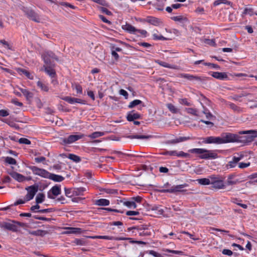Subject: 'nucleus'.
I'll return each instance as SVG.
<instances>
[{
  "mask_svg": "<svg viewBox=\"0 0 257 257\" xmlns=\"http://www.w3.org/2000/svg\"><path fill=\"white\" fill-rule=\"evenodd\" d=\"M189 152L200 155L199 158L201 159H212L217 158V154L211 150L204 149L195 148L189 150Z\"/></svg>",
  "mask_w": 257,
  "mask_h": 257,
  "instance_id": "obj_1",
  "label": "nucleus"
},
{
  "mask_svg": "<svg viewBox=\"0 0 257 257\" xmlns=\"http://www.w3.org/2000/svg\"><path fill=\"white\" fill-rule=\"evenodd\" d=\"M132 229L135 230L133 232H135L136 234H138L141 236H150L153 231L150 226L147 225H141L140 226L133 227L132 228Z\"/></svg>",
  "mask_w": 257,
  "mask_h": 257,
  "instance_id": "obj_2",
  "label": "nucleus"
},
{
  "mask_svg": "<svg viewBox=\"0 0 257 257\" xmlns=\"http://www.w3.org/2000/svg\"><path fill=\"white\" fill-rule=\"evenodd\" d=\"M220 136L222 144L241 142V137L236 134L230 133H223L221 134Z\"/></svg>",
  "mask_w": 257,
  "mask_h": 257,
  "instance_id": "obj_3",
  "label": "nucleus"
},
{
  "mask_svg": "<svg viewBox=\"0 0 257 257\" xmlns=\"http://www.w3.org/2000/svg\"><path fill=\"white\" fill-rule=\"evenodd\" d=\"M188 186V185L187 184L184 183L183 184L171 186L170 188L168 189H161L159 191L161 193H169L174 194H177L179 192L183 193L187 191V190L184 189V188L187 187Z\"/></svg>",
  "mask_w": 257,
  "mask_h": 257,
  "instance_id": "obj_4",
  "label": "nucleus"
},
{
  "mask_svg": "<svg viewBox=\"0 0 257 257\" xmlns=\"http://www.w3.org/2000/svg\"><path fill=\"white\" fill-rule=\"evenodd\" d=\"M178 76L181 78H186L190 81L195 80L200 82H204L210 79V78L205 76H198L186 73L179 74Z\"/></svg>",
  "mask_w": 257,
  "mask_h": 257,
  "instance_id": "obj_5",
  "label": "nucleus"
},
{
  "mask_svg": "<svg viewBox=\"0 0 257 257\" xmlns=\"http://www.w3.org/2000/svg\"><path fill=\"white\" fill-rule=\"evenodd\" d=\"M29 168L32 170L34 175H38L45 178L49 177V172L45 169L39 168L35 166H31Z\"/></svg>",
  "mask_w": 257,
  "mask_h": 257,
  "instance_id": "obj_6",
  "label": "nucleus"
},
{
  "mask_svg": "<svg viewBox=\"0 0 257 257\" xmlns=\"http://www.w3.org/2000/svg\"><path fill=\"white\" fill-rule=\"evenodd\" d=\"M44 61L47 65L51 64L52 60H58V58L55 54L52 51H45L42 55Z\"/></svg>",
  "mask_w": 257,
  "mask_h": 257,
  "instance_id": "obj_7",
  "label": "nucleus"
},
{
  "mask_svg": "<svg viewBox=\"0 0 257 257\" xmlns=\"http://www.w3.org/2000/svg\"><path fill=\"white\" fill-rule=\"evenodd\" d=\"M84 137V135H71L67 138L62 139V144L66 145L72 144L77 140L82 139Z\"/></svg>",
  "mask_w": 257,
  "mask_h": 257,
  "instance_id": "obj_8",
  "label": "nucleus"
},
{
  "mask_svg": "<svg viewBox=\"0 0 257 257\" xmlns=\"http://www.w3.org/2000/svg\"><path fill=\"white\" fill-rule=\"evenodd\" d=\"M28 192L25 196L26 201H28L32 200L38 190V186L32 185L26 188Z\"/></svg>",
  "mask_w": 257,
  "mask_h": 257,
  "instance_id": "obj_9",
  "label": "nucleus"
},
{
  "mask_svg": "<svg viewBox=\"0 0 257 257\" xmlns=\"http://www.w3.org/2000/svg\"><path fill=\"white\" fill-rule=\"evenodd\" d=\"M202 143L204 144H222L221 136L220 137H213L210 136L206 138H202Z\"/></svg>",
  "mask_w": 257,
  "mask_h": 257,
  "instance_id": "obj_10",
  "label": "nucleus"
},
{
  "mask_svg": "<svg viewBox=\"0 0 257 257\" xmlns=\"http://www.w3.org/2000/svg\"><path fill=\"white\" fill-rule=\"evenodd\" d=\"M143 22L149 23L155 26H158L163 24V22L161 19L152 16L147 17L145 19L143 20Z\"/></svg>",
  "mask_w": 257,
  "mask_h": 257,
  "instance_id": "obj_11",
  "label": "nucleus"
},
{
  "mask_svg": "<svg viewBox=\"0 0 257 257\" xmlns=\"http://www.w3.org/2000/svg\"><path fill=\"white\" fill-rule=\"evenodd\" d=\"M50 192H51V195L50 192L48 193V197L50 199H55V196H57L61 194V190L60 185H55L52 187L51 189Z\"/></svg>",
  "mask_w": 257,
  "mask_h": 257,
  "instance_id": "obj_12",
  "label": "nucleus"
},
{
  "mask_svg": "<svg viewBox=\"0 0 257 257\" xmlns=\"http://www.w3.org/2000/svg\"><path fill=\"white\" fill-rule=\"evenodd\" d=\"M209 74L214 78L220 80H228V77L226 72H211Z\"/></svg>",
  "mask_w": 257,
  "mask_h": 257,
  "instance_id": "obj_13",
  "label": "nucleus"
},
{
  "mask_svg": "<svg viewBox=\"0 0 257 257\" xmlns=\"http://www.w3.org/2000/svg\"><path fill=\"white\" fill-rule=\"evenodd\" d=\"M191 139L189 137H180L175 139L166 141L165 143L167 145L176 144Z\"/></svg>",
  "mask_w": 257,
  "mask_h": 257,
  "instance_id": "obj_14",
  "label": "nucleus"
},
{
  "mask_svg": "<svg viewBox=\"0 0 257 257\" xmlns=\"http://www.w3.org/2000/svg\"><path fill=\"white\" fill-rule=\"evenodd\" d=\"M27 17L33 21L39 22V18L38 14L32 10H28L25 11Z\"/></svg>",
  "mask_w": 257,
  "mask_h": 257,
  "instance_id": "obj_15",
  "label": "nucleus"
},
{
  "mask_svg": "<svg viewBox=\"0 0 257 257\" xmlns=\"http://www.w3.org/2000/svg\"><path fill=\"white\" fill-rule=\"evenodd\" d=\"M236 175L234 174H231L228 175L226 181V184L228 186L236 185L240 182L238 179H235Z\"/></svg>",
  "mask_w": 257,
  "mask_h": 257,
  "instance_id": "obj_16",
  "label": "nucleus"
},
{
  "mask_svg": "<svg viewBox=\"0 0 257 257\" xmlns=\"http://www.w3.org/2000/svg\"><path fill=\"white\" fill-rule=\"evenodd\" d=\"M91 238L93 239H107V240H125L126 238H118V237H115L112 236H107V235H96V236H90V237Z\"/></svg>",
  "mask_w": 257,
  "mask_h": 257,
  "instance_id": "obj_17",
  "label": "nucleus"
},
{
  "mask_svg": "<svg viewBox=\"0 0 257 257\" xmlns=\"http://www.w3.org/2000/svg\"><path fill=\"white\" fill-rule=\"evenodd\" d=\"M66 231L63 232V234H80L81 233V229L80 228L66 227L64 228Z\"/></svg>",
  "mask_w": 257,
  "mask_h": 257,
  "instance_id": "obj_18",
  "label": "nucleus"
},
{
  "mask_svg": "<svg viewBox=\"0 0 257 257\" xmlns=\"http://www.w3.org/2000/svg\"><path fill=\"white\" fill-rule=\"evenodd\" d=\"M212 187L217 189H222L225 188L226 185L224 183L223 178H221L219 180L211 182Z\"/></svg>",
  "mask_w": 257,
  "mask_h": 257,
  "instance_id": "obj_19",
  "label": "nucleus"
},
{
  "mask_svg": "<svg viewBox=\"0 0 257 257\" xmlns=\"http://www.w3.org/2000/svg\"><path fill=\"white\" fill-rule=\"evenodd\" d=\"M2 228L11 230L14 232L18 231L17 226L15 224L11 223L9 222H5L1 226Z\"/></svg>",
  "mask_w": 257,
  "mask_h": 257,
  "instance_id": "obj_20",
  "label": "nucleus"
},
{
  "mask_svg": "<svg viewBox=\"0 0 257 257\" xmlns=\"http://www.w3.org/2000/svg\"><path fill=\"white\" fill-rule=\"evenodd\" d=\"M12 177L19 182H23L26 181V177L16 172H12L9 173Z\"/></svg>",
  "mask_w": 257,
  "mask_h": 257,
  "instance_id": "obj_21",
  "label": "nucleus"
},
{
  "mask_svg": "<svg viewBox=\"0 0 257 257\" xmlns=\"http://www.w3.org/2000/svg\"><path fill=\"white\" fill-rule=\"evenodd\" d=\"M122 29L131 34H135L137 32V29L131 24L126 23L121 26Z\"/></svg>",
  "mask_w": 257,
  "mask_h": 257,
  "instance_id": "obj_22",
  "label": "nucleus"
},
{
  "mask_svg": "<svg viewBox=\"0 0 257 257\" xmlns=\"http://www.w3.org/2000/svg\"><path fill=\"white\" fill-rule=\"evenodd\" d=\"M141 116L138 113L134 112V111H132L127 114L126 119L128 121H133L135 119L141 118Z\"/></svg>",
  "mask_w": 257,
  "mask_h": 257,
  "instance_id": "obj_23",
  "label": "nucleus"
},
{
  "mask_svg": "<svg viewBox=\"0 0 257 257\" xmlns=\"http://www.w3.org/2000/svg\"><path fill=\"white\" fill-rule=\"evenodd\" d=\"M48 177H49L47 178L48 179H51L55 182H60L64 180V178L63 176L50 173H49Z\"/></svg>",
  "mask_w": 257,
  "mask_h": 257,
  "instance_id": "obj_24",
  "label": "nucleus"
},
{
  "mask_svg": "<svg viewBox=\"0 0 257 257\" xmlns=\"http://www.w3.org/2000/svg\"><path fill=\"white\" fill-rule=\"evenodd\" d=\"M242 158V156L237 157L234 156L232 158V160L229 161L227 164V166L230 168H234L236 166L237 163Z\"/></svg>",
  "mask_w": 257,
  "mask_h": 257,
  "instance_id": "obj_25",
  "label": "nucleus"
},
{
  "mask_svg": "<svg viewBox=\"0 0 257 257\" xmlns=\"http://www.w3.org/2000/svg\"><path fill=\"white\" fill-rule=\"evenodd\" d=\"M48 65H47V66H44L45 72L52 78H55L56 76L55 70L54 69L52 68L50 66H49Z\"/></svg>",
  "mask_w": 257,
  "mask_h": 257,
  "instance_id": "obj_26",
  "label": "nucleus"
},
{
  "mask_svg": "<svg viewBox=\"0 0 257 257\" xmlns=\"http://www.w3.org/2000/svg\"><path fill=\"white\" fill-rule=\"evenodd\" d=\"M120 202L122 203V204L127 206V207L130 208H137V204L136 203H135V202L132 200V199L131 198L130 200L129 201H125V199L120 200Z\"/></svg>",
  "mask_w": 257,
  "mask_h": 257,
  "instance_id": "obj_27",
  "label": "nucleus"
},
{
  "mask_svg": "<svg viewBox=\"0 0 257 257\" xmlns=\"http://www.w3.org/2000/svg\"><path fill=\"white\" fill-rule=\"evenodd\" d=\"M156 62L158 64H159L160 66H162L164 67L173 69H178V67L177 66L171 65V64H170L167 62H164V61H162L160 60H157L156 61Z\"/></svg>",
  "mask_w": 257,
  "mask_h": 257,
  "instance_id": "obj_28",
  "label": "nucleus"
},
{
  "mask_svg": "<svg viewBox=\"0 0 257 257\" xmlns=\"http://www.w3.org/2000/svg\"><path fill=\"white\" fill-rule=\"evenodd\" d=\"M228 105L230 108L232 109L234 112L237 113H241L243 111V109L233 103L229 102Z\"/></svg>",
  "mask_w": 257,
  "mask_h": 257,
  "instance_id": "obj_29",
  "label": "nucleus"
},
{
  "mask_svg": "<svg viewBox=\"0 0 257 257\" xmlns=\"http://www.w3.org/2000/svg\"><path fill=\"white\" fill-rule=\"evenodd\" d=\"M20 90L23 94V95L26 97L27 99L31 98L33 97V94L32 92L29 91L28 89L24 88H20Z\"/></svg>",
  "mask_w": 257,
  "mask_h": 257,
  "instance_id": "obj_30",
  "label": "nucleus"
},
{
  "mask_svg": "<svg viewBox=\"0 0 257 257\" xmlns=\"http://www.w3.org/2000/svg\"><path fill=\"white\" fill-rule=\"evenodd\" d=\"M171 19L176 22H186L188 21V19L183 16H174L172 17Z\"/></svg>",
  "mask_w": 257,
  "mask_h": 257,
  "instance_id": "obj_31",
  "label": "nucleus"
},
{
  "mask_svg": "<svg viewBox=\"0 0 257 257\" xmlns=\"http://www.w3.org/2000/svg\"><path fill=\"white\" fill-rule=\"evenodd\" d=\"M95 204L98 206H107L109 204V201L106 199H99L96 201Z\"/></svg>",
  "mask_w": 257,
  "mask_h": 257,
  "instance_id": "obj_32",
  "label": "nucleus"
},
{
  "mask_svg": "<svg viewBox=\"0 0 257 257\" xmlns=\"http://www.w3.org/2000/svg\"><path fill=\"white\" fill-rule=\"evenodd\" d=\"M140 104H142L143 107L145 106V105L143 103V101L139 99H135L130 103L128 105V107L130 108H132Z\"/></svg>",
  "mask_w": 257,
  "mask_h": 257,
  "instance_id": "obj_33",
  "label": "nucleus"
},
{
  "mask_svg": "<svg viewBox=\"0 0 257 257\" xmlns=\"http://www.w3.org/2000/svg\"><path fill=\"white\" fill-rule=\"evenodd\" d=\"M47 233V231L42 230H34L30 232V234L35 236H43Z\"/></svg>",
  "mask_w": 257,
  "mask_h": 257,
  "instance_id": "obj_34",
  "label": "nucleus"
},
{
  "mask_svg": "<svg viewBox=\"0 0 257 257\" xmlns=\"http://www.w3.org/2000/svg\"><path fill=\"white\" fill-rule=\"evenodd\" d=\"M74 196L83 195L86 189L83 187L73 188Z\"/></svg>",
  "mask_w": 257,
  "mask_h": 257,
  "instance_id": "obj_35",
  "label": "nucleus"
},
{
  "mask_svg": "<svg viewBox=\"0 0 257 257\" xmlns=\"http://www.w3.org/2000/svg\"><path fill=\"white\" fill-rule=\"evenodd\" d=\"M45 194L42 193H39L37 194L36 197V202L37 204L42 203L45 200Z\"/></svg>",
  "mask_w": 257,
  "mask_h": 257,
  "instance_id": "obj_36",
  "label": "nucleus"
},
{
  "mask_svg": "<svg viewBox=\"0 0 257 257\" xmlns=\"http://www.w3.org/2000/svg\"><path fill=\"white\" fill-rule=\"evenodd\" d=\"M221 4L228 5L232 7V3L227 0H216L213 3L214 6H217Z\"/></svg>",
  "mask_w": 257,
  "mask_h": 257,
  "instance_id": "obj_37",
  "label": "nucleus"
},
{
  "mask_svg": "<svg viewBox=\"0 0 257 257\" xmlns=\"http://www.w3.org/2000/svg\"><path fill=\"white\" fill-rule=\"evenodd\" d=\"M167 107L172 113L176 114L179 112V109L172 103L167 104Z\"/></svg>",
  "mask_w": 257,
  "mask_h": 257,
  "instance_id": "obj_38",
  "label": "nucleus"
},
{
  "mask_svg": "<svg viewBox=\"0 0 257 257\" xmlns=\"http://www.w3.org/2000/svg\"><path fill=\"white\" fill-rule=\"evenodd\" d=\"M198 183L201 185H207L211 184V182L209 179L208 178H201L197 180Z\"/></svg>",
  "mask_w": 257,
  "mask_h": 257,
  "instance_id": "obj_39",
  "label": "nucleus"
},
{
  "mask_svg": "<svg viewBox=\"0 0 257 257\" xmlns=\"http://www.w3.org/2000/svg\"><path fill=\"white\" fill-rule=\"evenodd\" d=\"M37 85L38 87L41 89L42 90L45 92H48L49 91L48 86L46 84L43 83L42 81H38L37 83Z\"/></svg>",
  "mask_w": 257,
  "mask_h": 257,
  "instance_id": "obj_40",
  "label": "nucleus"
},
{
  "mask_svg": "<svg viewBox=\"0 0 257 257\" xmlns=\"http://www.w3.org/2000/svg\"><path fill=\"white\" fill-rule=\"evenodd\" d=\"M67 158L76 163H78L81 161L80 157L73 154H69Z\"/></svg>",
  "mask_w": 257,
  "mask_h": 257,
  "instance_id": "obj_41",
  "label": "nucleus"
},
{
  "mask_svg": "<svg viewBox=\"0 0 257 257\" xmlns=\"http://www.w3.org/2000/svg\"><path fill=\"white\" fill-rule=\"evenodd\" d=\"M185 111L190 114H192L194 116H198L197 113V110L194 108L188 107L185 109Z\"/></svg>",
  "mask_w": 257,
  "mask_h": 257,
  "instance_id": "obj_42",
  "label": "nucleus"
},
{
  "mask_svg": "<svg viewBox=\"0 0 257 257\" xmlns=\"http://www.w3.org/2000/svg\"><path fill=\"white\" fill-rule=\"evenodd\" d=\"M104 135L105 133L104 132H95L89 135L88 137L90 138L91 139H95L103 136Z\"/></svg>",
  "mask_w": 257,
  "mask_h": 257,
  "instance_id": "obj_43",
  "label": "nucleus"
},
{
  "mask_svg": "<svg viewBox=\"0 0 257 257\" xmlns=\"http://www.w3.org/2000/svg\"><path fill=\"white\" fill-rule=\"evenodd\" d=\"M64 191L67 197L71 198L74 196L73 189L65 188Z\"/></svg>",
  "mask_w": 257,
  "mask_h": 257,
  "instance_id": "obj_44",
  "label": "nucleus"
},
{
  "mask_svg": "<svg viewBox=\"0 0 257 257\" xmlns=\"http://www.w3.org/2000/svg\"><path fill=\"white\" fill-rule=\"evenodd\" d=\"M255 14L257 15L256 13H254L253 9L251 8H245L244 10V11L242 13L243 15H249V16H251Z\"/></svg>",
  "mask_w": 257,
  "mask_h": 257,
  "instance_id": "obj_45",
  "label": "nucleus"
},
{
  "mask_svg": "<svg viewBox=\"0 0 257 257\" xmlns=\"http://www.w3.org/2000/svg\"><path fill=\"white\" fill-rule=\"evenodd\" d=\"M150 137L149 136H145V135H132L129 136L128 137V138L133 139H149Z\"/></svg>",
  "mask_w": 257,
  "mask_h": 257,
  "instance_id": "obj_46",
  "label": "nucleus"
},
{
  "mask_svg": "<svg viewBox=\"0 0 257 257\" xmlns=\"http://www.w3.org/2000/svg\"><path fill=\"white\" fill-rule=\"evenodd\" d=\"M203 113L205 115L206 117L208 119H211L213 117V115L210 113L209 110L204 107Z\"/></svg>",
  "mask_w": 257,
  "mask_h": 257,
  "instance_id": "obj_47",
  "label": "nucleus"
},
{
  "mask_svg": "<svg viewBox=\"0 0 257 257\" xmlns=\"http://www.w3.org/2000/svg\"><path fill=\"white\" fill-rule=\"evenodd\" d=\"M62 99L67 101L70 104L75 103V98L70 96H65L61 98Z\"/></svg>",
  "mask_w": 257,
  "mask_h": 257,
  "instance_id": "obj_48",
  "label": "nucleus"
},
{
  "mask_svg": "<svg viewBox=\"0 0 257 257\" xmlns=\"http://www.w3.org/2000/svg\"><path fill=\"white\" fill-rule=\"evenodd\" d=\"M179 102L182 105H186L188 106H191L192 104L189 102L187 98H180Z\"/></svg>",
  "mask_w": 257,
  "mask_h": 257,
  "instance_id": "obj_49",
  "label": "nucleus"
},
{
  "mask_svg": "<svg viewBox=\"0 0 257 257\" xmlns=\"http://www.w3.org/2000/svg\"><path fill=\"white\" fill-rule=\"evenodd\" d=\"M5 162L8 164L11 165H16L17 164L16 160L15 159L10 157H7L5 158Z\"/></svg>",
  "mask_w": 257,
  "mask_h": 257,
  "instance_id": "obj_50",
  "label": "nucleus"
},
{
  "mask_svg": "<svg viewBox=\"0 0 257 257\" xmlns=\"http://www.w3.org/2000/svg\"><path fill=\"white\" fill-rule=\"evenodd\" d=\"M19 71L21 72V73H22L23 74H24L28 78H29L30 79H33V77L31 75L30 73L28 71H27V70L24 69H22V68H20L19 69Z\"/></svg>",
  "mask_w": 257,
  "mask_h": 257,
  "instance_id": "obj_51",
  "label": "nucleus"
},
{
  "mask_svg": "<svg viewBox=\"0 0 257 257\" xmlns=\"http://www.w3.org/2000/svg\"><path fill=\"white\" fill-rule=\"evenodd\" d=\"M165 252L180 254V255H183L184 252L182 251L181 250H171L170 249H163V250Z\"/></svg>",
  "mask_w": 257,
  "mask_h": 257,
  "instance_id": "obj_52",
  "label": "nucleus"
},
{
  "mask_svg": "<svg viewBox=\"0 0 257 257\" xmlns=\"http://www.w3.org/2000/svg\"><path fill=\"white\" fill-rule=\"evenodd\" d=\"M240 134H252V137H255L257 136V131L249 130L246 131H242L240 132Z\"/></svg>",
  "mask_w": 257,
  "mask_h": 257,
  "instance_id": "obj_53",
  "label": "nucleus"
},
{
  "mask_svg": "<svg viewBox=\"0 0 257 257\" xmlns=\"http://www.w3.org/2000/svg\"><path fill=\"white\" fill-rule=\"evenodd\" d=\"M237 201H238V199L236 198H234L231 199V201L233 203H235L240 206V207H242L244 209H246L247 208V205L246 204L238 203V202H237Z\"/></svg>",
  "mask_w": 257,
  "mask_h": 257,
  "instance_id": "obj_54",
  "label": "nucleus"
},
{
  "mask_svg": "<svg viewBox=\"0 0 257 257\" xmlns=\"http://www.w3.org/2000/svg\"><path fill=\"white\" fill-rule=\"evenodd\" d=\"M164 155H170V156H177L178 152L176 151H166L163 153Z\"/></svg>",
  "mask_w": 257,
  "mask_h": 257,
  "instance_id": "obj_55",
  "label": "nucleus"
},
{
  "mask_svg": "<svg viewBox=\"0 0 257 257\" xmlns=\"http://www.w3.org/2000/svg\"><path fill=\"white\" fill-rule=\"evenodd\" d=\"M19 142L20 144H26V145L31 144V141L29 140H28L26 138H20L19 140Z\"/></svg>",
  "mask_w": 257,
  "mask_h": 257,
  "instance_id": "obj_56",
  "label": "nucleus"
},
{
  "mask_svg": "<svg viewBox=\"0 0 257 257\" xmlns=\"http://www.w3.org/2000/svg\"><path fill=\"white\" fill-rule=\"evenodd\" d=\"M0 44H3L4 47L8 49L12 50V46L5 40H1Z\"/></svg>",
  "mask_w": 257,
  "mask_h": 257,
  "instance_id": "obj_57",
  "label": "nucleus"
},
{
  "mask_svg": "<svg viewBox=\"0 0 257 257\" xmlns=\"http://www.w3.org/2000/svg\"><path fill=\"white\" fill-rule=\"evenodd\" d=\"M181 233L186 234L189 236V237L194 240H198L200 239L198 237H194V235L191 233H190L189 232L186 231H183L181 232Z\"/></svg>",
  "mask_w": 257,
  "mask_h": 257,
  "instance_id": "obj_58",
  "label": "nucleus"
},
{
  "mask_svg": "<svg viewBox=\"0 0 257 257\" xmlns=\"http://www.w3.org/2000/svg\"><path fill=\"white\" fill-rule=\"evenodd\" d=\"M75 88L77 91L78 94H82V87L79 84H75Z\"/></svg>",
  "mask_w": 257,
  "mask_h": 257,
  "instance_id": "obj_59",
  "label": "nucleus"
},
{
  "mask_svg": "<svg viewBox=\"0 0 257 257\" xmlns=\"http://www.w3.org/2000/svg\"><path fill=\"white\" fill-rule=\"evenodd\" d=\"M190 155L188 153H185L183 151H180L178 153L177 157H183V158H189Z\"/></svg>",
  "mask_w": 257,
  "mask_h": 257,
  "instance_id": "obj_60",
  "label": "nucleus"
},
{
  "mask_svg": "<svg viewBox=\"0 0 257 257\" xmlns=\"http://www.w3.org/2000/svg\"><path fill=\"white\" fill-rule=\"evenodd\" d=\"M153 39L154 40H167V39L166 38H165L164 37H163V36H162V35L158 36L156 34H154L153 35Z\"/></svg>",
  "mask_w": 257,
  "mask_h": 257,
  "instance_id": "obj_61",
  "label": "nucleus"
},
{
  "mask_svg": "<svg viewBox=\"0 0 257 257\" xmlns=\"http://www.w3.org/2000/svg\"><path fill=\"white\" fill-rule=\"evenodd\" d=\"M203 65H204L205 66H210L213 68H216V69H220L219 66L216 64L211 63H204Z\"/></svg>",
  "mask_w": 257,
  "mask_h": 257,
  "instance_id": "obj_62",
  "label": "nucleus"
},
{
  "mask_svg": "<svg viewBox=\"0 0 257 257\" xmlns=\"http://www.w3.org/2000/svg\"><path fill=\"white\" fill-rule=\"evenodd\" d=\"M100 10L103 13H104L108 16L112 15V13L110 11H109L107 9H106L104 7H101L100 8Z\"/></svg>",
  "mask_w": 257,
  "mask_h": 257,
  "instance_id": "obj_63",
  "label": "nucleus"
},
{
  "mask_svg": "<svg viewBox=\"0 0 257 257\" xmlns=\"http://www.w3.org/2000/svg\"><path fill=\"white\" fill-rule=\"evenodd\" d=\"M222 253L224 255H227L228 256H231L233 254V252L231 250L228 249H223L222 251Z\"/></svg>",
  "mask_w": 257,
  "mask_h": 257,
  "instance_id": "obj_64",
  "label": "nucleus"
}]
</instances>
